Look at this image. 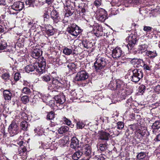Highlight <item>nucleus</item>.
<instances>
[{
  "instance_id": "obj_48",
  "label": "nucleus",
  "mask_w": 160,
  "mask_h": 160,
  "mask_svg": "<svg viewBox=\"0 0 160 160\" xmlns=\"http://www.w3.org/2000/svg\"><path fill=\"white\" fill-rule=\"evenodd\" d=\"M154 91L156 92H160V85H158L155 87Z\"/></svg>"
},
{
  "instance_id": "obj_32",
  "label": "nucleus",
  "mask_w": 160,
  "mask_h": 160,
  "mask_svg": "<svg viewBox=\"0 0 160 160\" xmlns=\"http://www.w3.org/2000/svg\"><path fill=\"white\" fill-rule=\"evenodd\" d=\"M72 52V50L67 48H65L63 51V52L65 54L69 55Z\"/></svg>"
},
{
  "instance_id": "obj_51",
  "label": "nucleus",
  "mask_w": 160,
  "mask_h": 160,
  "mask_svg": "<svg viewBox=\"0 0 160 160\" xmlns=\"http://www.w3.org/2000/svg\"><path fill=\"white\" fill-rule=\"evenodd\" d=\"M47 33L48 34H49L50 35H51L53 33V31L52 30L48 29L47 30Z\"/></svg>"
},
{
  "instance_id": "obj_17",
  "label": "nucleus",
  "mask_w": 160,
  "mask_h": 160,
  "mask_svg": "<svg viewBox=\"0 0 160 160\" xmlns=\"http://www.w3.org/2000/svg\"><path fill=\"white\" fill-rule=\"evenodd\" d=\"M42 54V51L40 49L36 48L32 52L31 56L34 58L37 59Z\"/></svg>"
},
{
  "instance_id": "obj_23",
  "label": "nucleus",
  "mask_w": 160,
  "mask_h": 160,
  "mask_svg": "<svg viewBox=\"0 0 160 160\" xmlns=\"http://www.w3.org/2000/svg\"><path fill=\"white\" fill-rule=\"evenodd\" d=\"M26 148L24 146H21L18 149V154L20 156L24 155V154H26Z\"/></svg>"
},
{
  "instance_id": "obj_35",
  "label": "nucleus",
  "mask_w": 160,
  "mask_h": 160,
  "mask_svg": "<svg viewBox=\"0 0 160 160\" xmlns=\"http://www.w3.org/2000/svg\"><path fill=\"white\" fill-rule=\"evenodd\" d=\"M22 92L23 93H24L26 94H29L30 92V89L27 87H25L23 88L22 90Z\"/></svg>"
},
{
  "instance_id": "obj_61",
  "label": "nucleus",
  "mask_w": 160,
  "mask_h": 160,
  "mask_svg": "<svg viewBox=\"0 0 160 160\" xmlns=\"http://www.w3.org/2000/svg\"><path fill=\"white\" fill-rule=\"evenodd\" d=\"M29 84V83L26 81H24L23 84L25 86H27Z\"/></svg>"
},
{
  "instance_id": "obj_13",
  "label": "nucleus",
  "mask_w": 160,
  "mask_h": 160,
  "mask_svg": "<svg viewBox=\"0 0 160 160\" xmlns=\"http://www.w3.org/2000/svg\"><path fill=\"white\" fill-rule=\"evenodd\" d=\"M23 7V3L21 2H16L12 6V8L16 11H20L22 10Z\"/></svg>"
},
{
  "instance_id": "obj_25",
  "label": "nucleus",
  "mask_w": 160,
  "mask_h": 160,
  "mask_svg": "<svg viewBox=\"0 0 160 160\" xmlns=\"http://www.w3.org/2000/svg\"><path fill=\"white\" fill-rule=\"evenodd\" d=\"M116 85H118V86L117 87V89L120 88L121 90L123 89V84L122 82L118 80L116 81Z\"/></svg>"
},
{
  "instance_id": "obj_2",
  "label": "nucleus",
  "mask_w": 160,
  "mask_h": 160,
  "mask_svg": "<svg viewBox=\"0 0 160 160\" xmlns=\"http://www.w3.org/2000/svg\"><path fill=\"white\" fill-rule=\"evenodd\" d=\"M65 6V8L66 11L65 16L66 17H68L72 15L74 12L75 4L74 3L71 2L70 0H67L66 1Z\"/></svg>"
},
{
  "instance_id": "obj_9",
  "label": "nucleus",
  "mask_w": 160,
  "mask_h": 160,
  "mask_svg": "<svg viewBox=\"0 0 160 160\" xmlns=\"http://www.w3.org/2000/svg\"><path fill=\"white\" fill-rule=\"evenodd\" d=\"M128 44L127 45L128 49H131L134 46L137 41L135 36L130 35L128 38Z\"/></svg>"
},
{
  "instance_id": "obj_41",
  "label": "nucleus",
  "mask_w": 160,
  "mask_h": 160,
  "mask_svg": "<svg viewBox=\"0 0 160 160\" xmlns=\"http://www.w3.org/2000/svg\"><path fill=\"white\" fill-rule=\"evenodd\" d=\"M75 67L76 66L75 64L73 63H69L68 65V68L69 69L71 70L74 69L75 68Z\"/></svg>"
},
{
  "instance_id": "obj_6",
  "label": "nucleus",
  "mask_w": 160,
  "mask_h": 160,
  "mask_svg": "<svg viewBox=\"0 0 160 160\" xmlns=\"http://www.w3.org/2000/svg\"><path fill=\"white\" fill-rule=\"evenodd\" d=\"M68 30L70 33L74 36H77L81 32V30L79 27L74 25H73L68 28Z\"/></svg>"
},
{
  "instance_id": "obj_57",
  "label": "nucleus",
  "mask_w": 160,
  "mask_h": 160,
  "mask_svg": "<svg viewBox=\"0 0 160 160\" xmlns=\"http://www.w3.org/2000/svg\"><path fill=\"white\" fill-rule=\"evenodd\" d=\"M156 139L157 141H160V133L157 136Z\"/></svg>"
},
{
  "instance_id": "obj_39",
  "label": "nucleus",
  "mask_w": 160,
  "mask_h": 160,
  "mask_svg": "<svg viewBox=\"0 0 160 160\" xmlns=\"http://www.w3.org/2000/svg\"><path fill=\"white\" fill-rule=\"evenodd\" d=\"M83 160H98L97 156H95L94 158H92L91 156L89 157H84Z\"/></svg>"
},
{
  "instance_id": "obj_47",
  "label": "nucleus",
  "mask_w": 160,
  "mask_h": 160,
  "mask_svg": "<svg viewBox=\"0 0 160 160\" xmlns=\"http://www.w3.org/2000/svg\"><path fill=\"white\" fill-rule=\"evenodd\" d=\"M151 29L152 28L150 27L145 26L144 27L143 30L145 31L149 32L151 31Z\"/></svg>"
},
{
  "instance_id": "obj_46",
  "label": "nucleus",
  "mask_w": 160,
  "mask_h": 160,
  "mask_svg": "<svg viewBox=\"0 0 160 160\" xmlns=\"http://www.w3.org/2000/svg\"><path fill=\"white\" fill-rule=\"evenodd\" d=\"M2 78L5 80H7L9 79V75L8 73H5L2 76Z\"/></svg>"
},
{
  "instance_id": "obj_30",
  "label": "nucleus",
  "mask_w": 160,
  "mask_h": 160,
  "mask_svg": "<svg viewBox=\"0 0 160 160\" xmlns=\"http://www.w3.org/2000/svg\"><path fill=\"white\" fill-rule=\"evenodd\" d=\"M55 100H65V96L62 94L59 95L55 96L54 98Z\"/></svg>"
},
{
  "instance_id": "obj_22",
  "label": "nucleus",
  "mask_w": 160,
  "mask_h": 160,
  "mask_svg": "<svg viewBox=\"0 0 160 160\" xmlns=\"http://www.w3.org/2000/svg\"><path fill=\"white\" fill-rule=\"evenodd\" d=\"M133 62H134V64H136V67H139L140 66H142L143 63L142 60L141 59H135L133 60Z\"/></svg>"
},
{
  "instance_id": "obj_21",
  "label": "nucleus",
  "mask_w": 160,
  "mask_h": 160,
  "mask_svg": "<svg viewBox=\"0 0 160 160\" xmlns=\"http://www.w3.org/2000/svg\"><path fill=\"white\" fill-rule=\"evenodd\" d=\"M69 128L67 126L61 127L58 130V132L60 134H62L67 132L69 130Z\"/></svg>"
},
{
  "instance_id": "obj_5",
  "label": "nucleus",
  "mask_w": 160,
  "mask_h": 160,
  "mask_svg": "<svg viewBox=\"0 0 160 160\" xmlns=\"http://www.w3.org/2000/svg\"><path fill=\"white\" fill-rule=\"evenodd\" d=\"M133 75L132 76V81L133 82H138L140 79L142 78L143 74L139 69H135L133 71Z\"/></svg>"
},
{
  "instance_id": "obj_38",
  "label": "nucleus",
  "mask_w": 160,
  "mask_h": 160,
  "mask_svg": "<svg viewBox=\"0 0 160 160\" xmlns=\"http://www.w3.org/2000/svg\"><path fill=\"white\" fill-rule=\"evenodd\" d=\"M62 120L63 121L64 123L68 125H70L71 123V121L66 118V117H63L62 118Z\"/></svg>"
},
{
  "instance_id": "obj_43",
  "label": "nucleus",
  "mask_w": 160,
  "mask_h": 160,
  "mask_svg": "<svg viewBox=\"0 0 160 160\" xmlns=\"http://www.w3.org/2000/svg\"><path fill=\"white\" fill-rule=\"evenodd\" d=\"M106 148V145L105 144H101L100 145V149L101 151H104Z\"/></svg>"
},
{
  "instance_id": "obj_12",
  "label": "nucleus",
  "mask_w": 160,
  "mask_h": 160,
  "mask_svg": "<svg viewBox=\"0 0 160 160\" xmlns=\"http://www.w3.org/2000/svg\"><path fill=\"white\" fill-rule=\"evenodd\" d=\"M98 138L102 140L108 141L109 139L110 134L104 131H101L99 133Z\"/></svg>"
},
{
  "instance_id": "obj_58",
  "label": "nucleus",
  "mask_w": 160,
  "mask_h": 160,
  "mask_svg": "<svg viewBox=\"0 0 160 160\" xmlns=\"http://www.w3.org/2000/svg\"><path fill=\"white\" fill-rule=\"evenodd\" d=\"M65 101H56L57 103L59 104H62Z\"/></svg>"
},
{
  "instance_id": "obj_62",
  "label": "nucleus",
  "mask_w": 160,
  "mask_h": 160,
  "mask_svg": "<svg viewBox=\"0 0 160 160\" xmlns=\"http://www.w3.org/2000/svg\"><path fill=\"white\" fill-rule=\"evenodd\" d=\"M50 125L51 127H53L55 126V125L54 123H51L50 124Z\"/></svg>"
},
{
  "instance_id": "obj_40",
  "label": "nucleus",
  "mask_w": 160,
  "mask_h": 160,
  "mask_svg": "<svg viewBox=\"0 0 160 160\" xmlns=\"http://www.w3.org/2000/svg\"><path fill=\"white\" fill-rule=\"evenodd\" d=\"M77 125L78 127L80 129H82L83 128H84L85 125L84 123L80 122H78L77 123Z\"/></svg>"
},
{
  "instance_id": "obj_64",
  "label": "nucleus",
  "mask_w": 160,
  "mask_h": 160,
  "mask_svg": "<svg viewBox=\"0 0 160 160\" xmlns=\"http://www.w3.org/2000/svg\"><path fill=\"white\" fill-rule=\"evenodd\" d=\"M138 136H139L138 133V132L137 133V134H136V137L138 138H138Z\"/></svg>"
},
{
  "instance_id": "obj_18",
  "label": "nucleus",
  "mask_w": 160,
  "mask_h": 160,
  "mask_svg": "<svg viewBox=\"0 0 160 160\" xmlns=\"http://www.w3.org/2000/svg\"><path fill=\"white\" fill-rule=\"evenodd\" d=\"M3 94L5 100H10L12 96V93L8 90H5L3 92Z\"/></svg>"
},
{
  "instance_id": "obj_15",
  "label": "nucleus",
  "mask_w": 160,
  "mask_h": 160,
  "mask_svg": "<svg viewBox=\"0 0 160 160\" xmlns=\"http://www.w3.org/2000/svg\"><path fill=\"white\" fill-rule=\"evenodd\" d=\"M79 141L75 137H73L71 139L70 146L73 149L78 148L79 147L78 146Z\"/></svg>"
},
{
  "instance_id": "obj_10",
  "label": "nucleus",
  "mask_w": 160,
  "mask_h": 160,
  "mask_svg": "<svg viewBox=\"0 0 160 160\" xmlns=\"http://www.w3.org/2000/svg\"><path fill=\"white\" fill-rule=\"evenodd\" d=\"M82 44L84 47L88 49V52H91L93 51V46L92 42L87 41L86 40H83L82 41Z\"/></svg>"
},
{
  "instance_id": "obj_34",
  "label": "nucleus",
  "mask_w": 160,
  "mask_h": 160,
  "mask_svg": "<svg viewBox=\"0 0 160 160\" xmlns=\"http://www.w3.org/2000/svg\"><path fill=\"white\" fill-rule=\"evenodd\" d=\"M117 128L119 129H122L124 127V123L122 122H118L117 123Z\"/></svg>"
},
{
  "instance_id": "obj_37",
  "label": "nucleus",
  "mask_w": 160,
  "mask_h": 160,
  "mask_svg": "<svg viewBox=\"0 0 160 160\" xmlns=\"http://www.w3.org/2000/svg\"><path fill=\"white\" fill-rule=\"evenodd\" d=\"M42 79L43 81L48 82L50 81V78L49 75H46L42 77Z\"/></svg>"
},
{
  "instance_id": "obj_63",
  "label": "nucleus",
  "mask_w": 160,
  "mask_h": 160,
  "mask_svg": "<svg viewBox=\"0 0 160 160\" xmlns=\"http://www.w3.org/2000/svg\"><path fill=\"white\" fill-rule=\"evenodd\" d=\"M3 31V29L2 28V26H0V32H2Z\"/></svg>"
},
{
  "instance_id": "obj_7",
  "label": "nucleus",
  "mask_w": 160,
  "mask_h": 160,
  "mask_svg": "<svg viewBox=\"0 0 160 160\" xmlns=\"http://www.w3.org/2000/svg\"><path fill=\"white\" fill-rule=\"evenodd\" d=\"M105 12L102 9L98 10L96 12V17L97 19L101 22H103L106 19Z\"/></svg>"
},
{
  "instance_id": "obj_3",
  "label": "nucleus",
  "mask_w": 160,
  "mask_h": 160,
  "mask_svg": "<svg viewBox=\"0 0 160 160\" xmlns=\"http://www.w3.org/2000/svg\"><path fill=\"white\" fill-rule=\"evenodd\" d=\"M107 62L105 59L103 58L98 57L94 63V66L96 70L99 71L103 69L106 65Z\"/></svg>"
},
{
  "instance_id": "obj_1",
  "label": "nucleus",
  "mask_w": 160,
  "mask_h": 160,
  "mask_svg": "<svg viewBox=\"0 0 160 160\" xmlns=\"http://www.w3.org/2000/svg\"><path fill=\"white\" fill-rule=\"evenodd\" d=\"M39 60V62H36L33 65H29L26 66V72L29 73L30 72L33 71L36 69L37 72L42 73L44 72L46 64V60L42 57L40 58Z\"/></svg>"
},
{
  "instance_id": "obj_55",
  "label": "nucleus",
  "mask_w": 160,
  "mask_h": 160,
  "mask_svg": "<svg viewBox=\"0 0 160 160\" xmlns=\"http://www.w3.org/2000/svg\"><path fill=\"white\" fill-rule=\"evenodd\" d=\"M23 141H19V142H17V143L20 146V147H21V146H24L22 145L23 144Z\"/></svg>"
},
{
  "instance_id": "obj_53",
  "label": "nucleus",
  "mask_w": 160,
  "mask_h": 160,
  "mask_svg": "<svg viewBox=\"0 0 160 160\" xmlns=\"http://www.w3.org/2000/svg\"><path fill=\"white\" fill-rule=\"evenodd\" d=\"M94 3V5L97 7H98L100 5V2L98 1H95Z\"/></svg>"
},
{
  "instance_id": "obj_26",
  "label": "nucleus",
  "mask_w": 160,
  "mask_h": 160,
  "mask_svg": "<svg viewBox=\"0 0 160 160\" xmlns=\"http://www.w3.org/2000/svg\"><path fill=\"white\" fill-rule=\"evenodd\" d=\"M138 92L137 93L138 95L142 94L145 90V87L143 85H141L139 88Z\"/></svg>"
},
{
  "instance_id": "obj_44",
  "label": "nucleus",
  "mask_w": 160,
  "mask_h": 160,
  "mask_svg": "<svg viewBox=\"0 0 160 160\" xmlns=\"http://www.w3.org/2000/svg\"><path fill=\"white\" fill-rule=\"evenodd\" d=\"M20 77V74L18 73H16L14 75V79L15 80L18 81Z\"/></svg>"
},
{
  "instance_id": "obj_24",
  "label": "nucleus",
  "mask_w": 160,
  "mask_h": 160,
  "mask_svg": "<svg viewBox=\"0 0 160 160\" xmlns=\"http://www.w3.org/2000/svg\"><path fill=\"white\" fill-rule=\"evenodd\" d=\"M152 127L153 129H159L160 128V121H156L153 123Z\"/></svg>"
},
{
  "instance_id": "obj_42",
  "label": "nucleus",
  "mask_w": 160,
  "mask_h": 160,
  "mask_svg": "<svg viewBox=\"0 0 160 160\" xmlns=\"http://www.w3.org/2000/svg\"><path fill=\"white\" fill-rule=\"evenodd\" d=\"M143 68L144 69H146L148 70H150L151 68V66H150L149 65L146 64L145 63H143L142 65Z\"/></svg>"
},
{
  "instance_id": "obj_45",
  "label": "nucleus",
  "mask_w": 160,
  "mask_h": 160,
  "mask_svg": "<svg viewBox=\"0 0 160 160\" xmlns=\"http://www.w3.org/2000/svg\"><path fill=\"white\" fill-rule=\"evenodd\" d=\"M33 2V0H26V5L28 7H29L32 4Z\"/></svg>"
},
{
  "instance_id": "obj_29",
  "label": "nucleus",
  "mask_w": 160,
  "mask_h": 160,
  "mask_svg": "<svg viewBox=\"0 0 160 160\" xmlns=\"http://www.w3.org/2000/svg\"><path fill=\"white\" fill-rule=\"evenodd\" d=\"M146 156V153L144 152H141L138 153L137 157L138 159H143Z\"/></svg>"
},
{
  "instance_id": "obj_16",
  "label": "nucleus",
  "mask_w": 160,
  "mask_h": 160,
  "mask_svg": "<svg viewBox=\"0 0 160 160\" xmlns=\"http://www.w3.org/2000/svg\"><path fill=\"white\" fill-rule=\"evenodd\" d=\"M83 155H85L86 157H89L91 154V148L88 145H85V148L82 149Z\"/></svg>"
},
{
  "instance_id": "obj_27",
  "label": "nucleus",
  "mask_w": 160,
  "mask_h": 160,
  "mask_svg": "<svg viewBox=\"0 0 160 160\" xmlns=\"http://www.w3.org/2000/svg\"><path fill=\"white\" fill-rule=\"evenodd\" d=\"M146 54L147 56L150 58H154L157 55L156 52H152L150 51H147Z\"/></svg>"
},
{
  "instance_id": "obj_49",
  "label": "nucleus",
  "mask_w": 160,
  "mask_h": 160,
  "mask_svg": "<svg viewBox=\"0 0 160 160\" xmlns=\"http://www.w3.org/2000/svg\"><path fill=\"white\" fill-rule=\"evenodd\" d=\"M97 158L98 160H105V158L102 155H101L97 157Z\"/></svg>"
},
{
  "instance_id": "obj_8",
  "label": "nucleus",
  "mask_w": 160,
  "mask_h": 160,
  "mask_svg": "<svg viewBox=\"0 0 160 160\" xmlns=\"http://www.w3.org/2000/svg\"><path fill=\"white\" fill-rule=\"evenodd\" d=\"M88 78L87 73L84 71H82L78 72L75 78L76 81H79L84 80Z\"/></svg>"
},
{
  "instance_id": "obj_28",
  "label": "nucleus",
  "mask_w": 160,
  "mask_h": 160,
  "mask_svg": "<svg viewBox=\"0 0 160 160\" xmlns=\"http://www.w3.org/2000/svg\"><path fill=\"white\" fill-rule=\"evenodd\" d=\"M54 112L53 111H51L48 113L47 118L49 120H52L54 118Z\"/></svg>"
},
{
  "instance_id": "obj_11",
  "label": "nucleus",
  "mask_w": 160,
  "mask_h": 160,
  "mask_svg": "<svg viewBox=\"0 0 160 160\" xmlns=\"http://www.w3.org/2000/svg\"><path fill=\"white\" fill-rule=\"evenodd\" d=\"M122 54V51L121 49L117 47L113 50L112 55L113 58H120Z\"/></svg>"
},
{
  "instance_id": "obj_4",
  "label": "nucleus",
  "mask_w": 160,
  "mask_h": 160,
  "mask_svg": "<svg viewBox=\"0 0 160 160\" xmlns=\"http://www.w3.org/2000/svg\"><path fill=\"white\" fill-rule=\"evenodd\" d=\"M8 131L12 136L17 134L18 133L19 128L15 121H12L9 125L8 127Z\"/></svg>"
},
{
  "instance_id": "obj_52",
  "label": "nucleus",
  "mask_w": 160,
  "mask_h": 160,
  "mask_svg": "<svg viewBox=\"0 0 160 160\" xmlns=\"http://www.w3.org/2000/svg\"><path fill=\"white\" fill-rule=\"evenodd\" d=\"M28 99V97L27 95H25L22 96L21 98V100H27Z\"/></svg>"
},
{
  "instance_id": "obj_36",
  "label": "nucleus",
  "mask_w": 160,
  "mask_h": 160,
  "mask_svg": "<svg viewBox=\"0 0 160 160\" xmlns=\"http://www.w3.org/2000/svg\"><path fill=\"white\" fill-rule=\"evenodd\" d=\"M130 128L134 131L135 130H137L138 128V125L137 124H134L130 125Z\"/></svg>"
},
{
  "instance_id": "obj_54",
  "label": "nucleus",
  "mask_w": 160,
  "mask_h": 160,
  "mask_svg": "<svg viewBox=\"0 0 160 160\" xmlns=\"http://www.w3.org/2000/svg\"><path fill=\"white\" fill-rule=\"evenodd\" d=\"M53 0H46V2L47 3L48 5L51 4L53 2Z\"/></svg>"
},
{
  "instance_id": "obj_31",
  "label": "nucleus",
  "mask_w": 160,
  "mask_h": 160,
  "mask_svg": "<svg viewBox=\"0 0 160 160\" xmlns=\"http://www.w3.org/2000/svg\"><path fill=\"white\" fill-rule=\"evenodd\" d=\"M7 46V44L6 42L2 41L0 42V50H3Z\"/></svg>"
},
{
  "instance_id": "obj_50",
  "label": "nucleus",
  "mask_w": 160,
  "mask_h": 160,
  "mask_svg": "<svg viewBox=\"0 0 160 160\" xmlns=\"http://www.w3.org/2000/svg\"><path fill=\"white\" fill-rule=\"evenodd\" d=\"M138 134L140 135L141 138L143 136L145 135V132H143L141 130H140L138 132Z\"/></svg>"
},
{
  "instance_id": "obj_56",
  "label": "nucleus",
  "mask_w": 160,
  "mask_h": 160,
  "mask_svg": "<svg viewBox=\"0 0 160 160\" xmlns=\"http://www.w3.org/2000/svg\"><path fill=\"white\" fill-rule=\"evenodd\" d=\"M99 26L98 25H96V28H95V27H94V30H97L98 31H99Z\"/></svg>"
},
{
  "instance_id": "obj_20",
  "label": "nucleus",
  "mask_w": 160,
  "mask_h": 160,
  "mask_svg": "<svg viewBox=\"0 0 160 160\" xmlns=\"http://www.w3.org/2000/svg\"><path fill=\"white\" fill-rule=\"evenodd\" d=\"M21 129L24 131H26L28 130V122L25 121H22L20 123Z\"/></svg>"
},
{
  "instance_id": "obj_60",
  "label": "nucleus",
  "mask_w": 160,
  "mask_h": 160,
  "mask_svg": "<svg viewBox=\"0 0 160 160\" xmlns=\"http://www.w3.org/2000/svg\"><path fill=\"white\" fill-rule=\"evenodd\" d=\"M132 2L133 3H136L138 2V0H132Z\"/></svg>"
},
{
  "instance_id": "obj_33",
  "label": "nucleus",
  "mask_w": 160,
  "mask_h": 160,
  "mask_svg": "<svg viewBox=\"0 0 160 160\" xmlns=\"http://www.w3.org/2000/svg\"><path fill=\"white\" fill-rule=\"evenodd\" d=\"M109 86L112 90H114L117 89V87H118V85H116V83H113L112 82L110 83Z\"/></svg>"
},
{
  "instance_id": "obj_59",
  "label": "nucleus",
  "mask_w": 160,
  "mask_h": 160,
  "mask_svg": "<svg viewBox=\"0 0 160 160\" xmlns=\"http://www.w3.org/2000/svg\"><path fill=\"white\" fill-rule=\"evenodd\" d=\"M5 2V0H0V5L4 4Z\"/></svg>"
},
{
  "instance_id": "obj_19",
  "label": "nucleus",
  "mask_w": 160,
  "mask_h": 160,
  "mask_svg": "<svg viewBox=\"0 0 160 160\" xmlns=\"http://www.w3.org/2000/svg\"><path fill=\"white\" fill-rule=\"evenodd\" d=\"M83 154L82 152L78 150L73 154L72 158L74 160H78Z\"/></svg>"
},
{
  "instance_id": "obj_14",
  "label": "nucleus",
  "mask_w": 160,
  "mask_h": 160,
  "mask_svg": "<svg viewBox=\"0 0 160 160\" xmlns=\"http://www.w3.org/2000/svg\"><path fill=\"white\" fill-rule=\"evenodd\" d=\"M51 17L53 19L54 22L57 23L60 19L58 13L55 10H52L51 13Z\"/></svg>"
}]
</instances>
